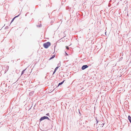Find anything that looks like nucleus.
<instances>
[{
	"instance_id": "obj_1",
	"label": "nucleus",
	"mask_w": 131,
	"mask_h": 131,
	"mask_svg": "<svg viewBox=\"0 0 131 131\" xmlns=\"http://www.w3.org/2000/svg\"><path fill=\"white\" fill-rule=\"evenodd\" d=\"M51 45V43L50 42H48L45 43L43 44V47L46 48H48Z\"/></svg>"
},
{
	"instance_id": "obj_2",
	"label": "nucleus",
	"mask_w": 131,
	"mask_h": 131,
	"mask_svg": "<svg viewBox=\"0 0 131 131\" xmlns=\"http://www.w3.org/2000/svg\"><path fill=\"white\" fill-rule=\"evenodd\" d=\"M88 66L87 65H83L82 66V69L83 70L88 68Z\"/></svg>"
},
{
	"instance_id": "obj_3",
	"label": "nucleus",
	"mask_w": 131,
	"mask_h": 131,
	"mask_svg": "<svg viewBox=\"0 0 131 131\" xmlns=\"http://www.w3.org/2000/svg\"><path fill=\"white\" fill-rule=\"evenodd\" d=\"M46 119L45 116H44L43 117H41L40 119V121H41L44 119Z\"/></svg>"
},
{
	"instance_id": "obj_4",
	"label": "nucleus",
	"mask_w": 131,
	"mask_h": 131,
	"mask_svg": "<svg viewBox=\"0 0 131 131\" xmlns=\"http://www.w3.org/2000/svg\"><path fill=\"white\" fill-rule=\"evenodd\" d=\"M128 119L129 120V121L130 123H131V117L129 115L128 116Z\"/></svg>"
},
{
	"instance_id": "obj_5",
	"label": "nucleus",
	"mask_w": 131,
	"mask_h": 131,
	"mask_svg": "<svg viewBox=\"0 0 131 131\" xmlns=\"http://www.w3.org/2000/svg\"><path fill=\"white\" fill-rule=\"evenodd\" d=\"M19 16V15H18V16H16L15 17H14V18H13V19L12 20V21H11V23H12V22H13V21H14V19H15V18L16 17H18Z\"/></svg>"
},
{
	"instance_id": "obj_6",
	"label": "nucleus",
	"mask_w": 131,
	"mask_h": 131,
	"mask_svg": "<svg viewBox=\"0 0 131 131\" xmlns=\"http://www.w3.org/2000/svg\"><path fill=\"white\" fill-rule=\"evenodd\" d=\"M64 82V81H62V82H61V83H59V84L58 86H59V85H61V84H62Z\"/></svg>"
},
{
	"instance_id": "obj_7",
	"label": "nucleus",
	"mask_w": 131,
	"mask_h": 131,
	"mask_svg": "<svg viewBox=\"0 0 131 131\" xmlns=\"http://www.w3.org/2000/svg\"><path fill=\"white\" fill-rule=\"evenodd\" d=\"M55 57V55H53L52 57H51L50 58V60H51L54 57Z\"/></svg>"
},
{
	"instance_id": "obj_8",
	"label": "nucleus",
	"mask_w": 131,
	"mask_h": 131,
	"mask_svg": "<svg viewBox=\"0 0 131 131\" xmlns=\"http://www.w3.org/2000/svg\"><path fill=\"white\" fill-rule=\"evenodd\" d=\"M25 69L23 70L21 72V75H22L24 73V72L25 71Z\"/></svg>"
},
{
	"instance_id": "obj_9",
	"label": "nucleus",
	"mask_w": 131,
	"mask_h": 131,
	"mask_svg": "<svg viewBox=\"0 0 131 131\" xmlns=\"http://www.w3.org/2000/svg\"><path fill=\"white\" fill-rule=\"evenodd\" d=\"M96 121H97V124L99 123L100 124V123H101V121H97L96 119Z\"/></svg>"
},
{
	"instance_id": "obj_10",
	"label": "nucleus",
	"mask_w": 131,
	"mask_h": 131,
	"mask_svg": "<svg viewBox=\"0 0 131 131\" xmlns=\"http://www.w3.org/2000/svg\"><path fill=\"white\" fill-rule=\"evenodd\" d=\"M59 67H57L54 70L56 71L57 70V69H58V68H59Z\"/></svg>"
},
{
	"instance_id": "obj_11",
	"label": "nucleus",
	"mask_w": 131,
	"mask_h": 131,
	"mask_svg": "<svg viewBox=\"0 0 131 131\" xmlns=\"http://www.w3.org/2000/svg\"><path fill=\"white\" fill-rule=\"evenodd\" d=\"M45 118H46V119H47L49 120H50L49 118L45 116Z\"/></svg>"
},
{
	"instance_id": "obj_12",
	"label": "nucleus",
	"mask_w": 131,
	"mask_h": 131,
	"mask_svg": "<svg viewBox=\"0 0 131 131\" xmlns=\"http://www.w3.org/2000/svg\"><path fill=\"white\" fill-rule=\"evenodd\" d=\"M66 47L67 49L68 50H69V48L68 46H66Z\"/></svg>"
},
{
	"instance_id": "obj_13",
	"label": "nucleus",
	"mask_w": 131,
	"mask_h": 131,
	"mask_svg": "<svg viewBox=\"0 0 131 131\" xmlns=\"http://www.w3.org/2000/svg\"><path fill=\"white\" fill-rule=\"evenodd\" d=\"M104 125V124H101V126L103 127Z\"/></svg>"
},
{
	"instance_id": "obj_14",
	"label": "nucleus",
	"mask_w": 131,
	"mask_h": 131,
	"mask_svg": "<svg viewBox=\"0 0 131 131\" xmlns=\"http://www.w3.org/2000/svg\"><path fill=\"white\" fill-rule=\"evenodd\" d=\"M56 71V70H54V71L53 73V74H54L55 73Z\"/></svg>"
},
{
	"instance_id": "obj_15",
	"label": "nucleus",
	"mask_w": 131,
	"mask_h": 131,
	"mask_svg": "<svg viewBox=\"0 0 131 131\" xmlns=\"http://www.w3.org/2000/svg\"><path fill=\"white\" fill-rule=\"evenodd\" d=\"M56 71V70H54V71L53 73V74H54L55 73Z\"/></svg>"
},
{
	"instance_id": "obj_16",
	"label": "nucleus",
	"mask_w": 131,
	"mask_h": 131,
	"mask_svg": "<svg viewBox=\"0 0 131 131\" xmlns=\"http://www.w3.org/2000/svg\"><path fill=\"white\" fill-rule=\"evenodd\" d=\"M49 113H47L46 115H47V116H49Z\"/></svg>"
},
{
	"instance_id": "obj_17",
	"label": "nucleus",
	"mask_w": 131,
	"mask_h": 131,
	"mask_svg": "<svg viewBox=\"0 0 131 131\" xmlns=\"http://www.w3.org/2000/svg\"><path fill=\"white\" fill-rule=\"evenodd\" d=\"M66 55H67V56H68V54L66 53Z\"/></svg>"
},
{
	"instance_id": "obj_18",
	"label": "nucleus",
	"mask_w": 131,
	"mask_h": 131,
	"mask_svg": "<svg viewBox=\"0 0 131 131\" xmlns=\"http://www.w3.org/2000/svg\"><path fill=\"white\" fill-rule=\"evenodd\" d=\"M59 66V64H58V66Z\"/></svg>"
},
{
	"instance_id": "obj_19",
	"label": "nucleus",
	"mask_w": 131,
	"mask_h": 131,
	"mask_svg": "<svg viewBox=\"0 0 131 131\" xmlns=\"http://www.w3.org/2000/svg\"><path fill=\"white\" fill-rule=\"evenodd\" d=\"M26 16V14L25 16Z\"/></svg>"
}]
</instances>
